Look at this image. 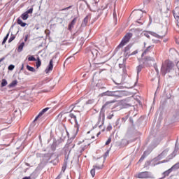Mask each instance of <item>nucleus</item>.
Instances as JSON below:
<instances>
[{
  "instance_id": "obj_1",
  "label": "nucleus",
  "mask_w": 179,
  "mask_h": 179,
  "mask_svg": "<svg viewBox=\"0 0 179 179\" xmlns=\"http://www.w3.org/2000/svg\"><path fill=\"white\" fill-rule=\"evenodd\" d=\"M173 68H174V63L170 60H165L162 64L161 72L162 74L166 75V73L171 72Z\"/></svg>"
},
{
  "instance_id": "obj_2",
  "label": "nucleus",
  "mask_w": 179,
  "mask_h": 179,
  "mask_svg": "<svg viewBox=\"0 0 179 179\" xmlns=\"http://www.w3.org/2000/svg\"><path fill=\"white\" fill-rule=\"evenodd\" d=\"M132 33H127L125 34V36L122 39L120 43L118 45L117 48H122L124 45H127L128 43H129V41L131 38H132Z\"/></svg>"
},
{
  "instance_id": "obj_3",
  "label": "nucleus",
  "mask_w": 179,
  "mask_h": 179,
  "mask_svg": "<svg viewBox=\"0 0 179 179\" xmlns=\"http://www.w3.org/2000/svg\"><path fill=\"white\" fill-rule=\"evenodd\" d=\"M89 145H90V143H89V141H87V140H84L83 142L79 143H78V146H79L78 152H80V153H83V152H85V150H86V149H87V147L89 146Z\"/></svg>"
},
{
  "instance_id": "obj_4",
  "label": "nucleus",
  "mask_w": 179,
  "mask_h": 179,
  "mask_svg": "<svg viewBox=\"0 0 179 179\" xmlns=\"http://www.w3.org/2000/svg\"><path fill=\"white\" fill-rule=\"evenodd\" d=\"M136 178L141 179L152 178V173L149 171L140 172L136 176Z\"/></svg>"
},
{
  "instance_id": "obj_5",
  "label": "nucleus",
  "mask_w": 179,
  "mask_h": 179,
  "mask_svg": "<svg viewBox=\"0 0 179 179\" xmlns=\"http://www.w3.org/2000/svg\"><path fill=\"white\" fill-rule=\"evenodd\" d=\"M123 57L124 59H128L131 57V45H127L123 50Z\"/></svg>"
},
{
  "instance_id": "obj_6",
  "label": "nucleus",
  "mask_w": 179,
  "mask_h": 179,
  "mask_svg": "<svg viewBox=\"0 0 179 179\" xmlns=\"http://www.w3.org/2000/svg\"><path fill=\"white\" fill-rule=\"evenodd\" d=\"M152 62H155V58L150 57H146L143 60L144 66H149Z\"/></svg>"
},
{
  "instance_id": "obj_7",
  "label": "nucleus",
  "mask_w": 179,
  "mask_h": 179,
  "mask_svg": "<svg viewBox=\"0 0 179 179\" xmlns=\"http://www.w3.org/2000/svg\"><path fill=\"white\" fill-rule=\"evenodd\" d=\"M124 93L123 91L117 90V91H113V97H115L116 99H120L121 97H124Z\"/></svg>"
},
{
  "instance_id": "obj_8",
  "label": "nucleus",
  "mask_w": 179,
  "mask_h": 179,
  "mask_svg": "<svg viewBox=\"0 0 179 179\" xmlns=\"http://www.w3.org/2000/svg\"><path fill=\"white\" fill-rule=\"evenodd\" d=\"M96 169L97 170H101V169H103V164L101 165L94 166V169L90 171V173L92 177H94V176H96Z\"/></svg>"
},
{
  "instance_id": "obj_9",
  "label": "nucleus",
  "mask_w": 179,
  "mask_h": 179,
  "mask_svg": "<svg viewBox=\"0 0 179 179\" xmlns=\"http://www.w3.org/2000/svg\"><path fill=\"white\" fill-rule=\"evenodd\" d=\"M54 68V61L52 59H50L49 64L48 66V68L45 69V72L46 73H48V72H50V71H52Z\"/></svg>"
},
{
  "instance_id": "obj_10",
  "label": "nucleus",
  "mask_w": 179,
  "mask_h": 179,
  "mask_svg": "<svg viewBox=\"0 0 179 179\" xmlns=\"http://www.w3.org/2000/svg\"><path fill=\"white\" fill-rule=\"evenodd\" d=\"M153 48H155V45H151L147 47V48L143 52L142 57H143L144 55H146L148 53L150 52L151 51H153Z\"/></svg>"
},
{
  "instance_id": "obj_11",
  "label": "nucleus",
  "mask_w": 179,
  "mask_h": 179,
  "mask_svg": "<svg viewBox=\"0 0 179 179\" xmlns=\"http://www.w3.org/2000/svg\"><path fill=\"white\" fill-rule=\"evenodd\" d=\"M76 20H77V18L75 17V18H73V20L69 24L68 30H69V31H72V29H73L75 24H76Z\"/></svg>"
},
{
  "instance_id": "obj_12",
  "label": "nucleus",
  "mask_w": 179,
  "mask_h": 179,
  "mask_svg": "<svg viewBox=\"0 0 179 179\" xmlns=\"http://www.w3.org/2000/svg\"><path fill=\"white\" fill-rule=\"evenodd\" d=\"M154 37H157V38H163V37H166V31H159L158 34H154Z\"/></svg>"
},
{
  "instance_id": "obj_13",
  "label": "nucleus",
  "mask_w": 179,
  "mask_h": 179,
  "mask_svg": "<svg viewBox=\"0 0 179 179\" xmlns=\"http://www.w3.org/2000/svg\"><path fill=\"white\" fill-rule=\"evenodd\" d=\"M91 54L94 59H96V58H97V55H99V50H97V49L92 48L91 50Z\"/></svg>"
},
{
  "instance_id": "obj_14",
  "label": "nucleus",
  "mask_w": 179,
  "mask_h": 179,
  "mask_svg": "<svg viewBox=\"0 0 179 179\" xmlns=\"http://www.w3.org/2000/svg\"><path fill=\"white\" fill-rule=\"evenodd\" d=\"M17 24L21 26V27H26V26H27V24L25 22H23L22 19H20V18L17 19Z\"/></svg>"
},
{
  "instance_id": "obj_15",
  "label": "nucleus",
  "mask_w": 179,
  "mask_h": 179,
  "mask_svg": "<svg viewBox=\"0 0 179 179\" xmlns=\"http://www.w3.org/2000/svg\"><path fill=\"white\" fill-rule=\"evenodd\" d=\"M17 80H13L11 83L8 85V87H9V89H12V87H15V86H17Z\"/></svg>"
},
{
  "instance_id": "obj_16",
  "label": "nucleus",
  "mask_w": 179,
  "mask_h": 179,
  "mask_svg": "<svg viewBox=\"0 0 179 179\" xmlns=\"http://www.w3.org/2000/svg\"><path fill=\"white\" fill-rule=\"evenodd\" d=\"M111 104H113V101L106 102V103L102 106V110L110 108V107H111Z\"/></svg>"
},
{
  "instance_id": "obj_17",
  "label": "nucleus",
  "mask_w": 179,
  "mask_h": 179,
  "mask_svg": "<svg viewBox=\"0 0 179 179\" xmlns=\"http://www.w3.org/2000/svg\"><path fill=\"white\" fill-rule=\"evenodd\" d=\"M48 110H50V108H45L43 110H42L41 112L38 114V115L35 118L34 121H37L38 117H40L41 115L44 114V113H47V111H48Z\"/></svg>"
},
{
  "instance_id": "obj_18",
  "label": "nucleus",
  "mask_w": 179,
  "mask_h": 179,
  "mask_svg": "<svg viewBox=\"0 0 179 179\" xmlns=\"http://www.w3.org/2000/svg\"><path fill=\"white\" fill-rule=\"evenodd\" d=\"M179 8H176L173 10V16L176 19H179Z\"/></svg>"
},
{
  "instance_id": "obj_19",
  "label": "nucleus",
  "mask_w": 179,
  "mask_h": 179,
  "mask_svg": "<svg viewBox=\"0 0 179 179\" xmlns=\"http://www.w3.org/2000/svg\"><path fill=\"white\" fill-rule=\"evenodd\" d=\"M24 47V42L21 43V44L17 48V52H22L23 51V48Z\"/></svg>"
},
{
  "instance_id": "obj_20",
  "label": "nucleus",
  "mask_w": 179,
  "mask_h": 179,
  "mask_svg": "<svg viewBox=\"0 0 179 179\" xmlns=\"http://www.w3.org/2000/svg\"><path fill=\"white\" fill-rule=\"evenodd\" d=\"M169 155V149H165L159 155L160 157H164Z\"/></svg>"
},
{
  "instance_id": "obj_21",
  "label": "nucleus",
  "mask_w": 179,
  "mask_h": 179,
  "mask_svg": "<svg viewBox=\"0 0 179 179\" xmlns=\"http://www.w3.org/2000/svg\"><path fill=\"white\" fill-rule=\"evenodd\" d=\"M142 15H143L142 11L136 13V17L137 20H141V19H142Z\"/></svg>"
},
{
  "instance_id": "obj_22",
  "label": "nucleus",
  "mask_w": 179,
  "mask_h": 179,
  "mask_svg": "<svg viewBox=\"0 0 179 179\" xmlns=\"http://www.w3.org/2000/svg\"><path fill=\"white\" fill-rule=\"evenodd\" d=\"M171 171H173V169L171 168H170L169 169H168L167 171H164L163 173L164 174V177H167L168 176L170 175V173H171Z\"/></svg>"
},
{
  "instance_id": "obj_23",
  "label": "nucleus",
  "mask_w": 179,
  "mask_h": 179,
  "mask_svg": "<svg viewBox=\"0 0 179 179\" xmlns=\"http://www.w3.org/2000/svg\"><path fill=\"white\" fill-rule=\"evenodd\" d=\"M21 17L23 20H27L29 19V14L25 12L21 15Z\"/></svg>"
},
{
  "instance_id": "obj_24",
  "label": "nucleus",
  "mask_w": 179,
  "mask_h": 179,
  "mask_svg": "<svg viewBox=\"0 0 179 179\" xmlns=\"http://www.w3.org/2000/svg\"><path fill=\"white\" fill-rule=\"evenodd\" d=\"M36 62V68H40L41 66V60H40V57H37Z\"/></svg>"
},
{
  "instance_id": "obj_25",
  "label": "nucleus",
  "mask_w": 179,
  "mask_h": 179,
  "mask_svg": "<svg viewBox=\"0 0 179 179\" xmlns=\"http://www.w3.org/2000/svg\"><path fill=\"white\" fill-rule=\"evenodd\" d=\"M66 166H68V162L66 161H64V164L62 167V171H63V173H65V170H66Z\"/></svg>"
},
{
  "instance_id": "obj_26",
  "label": "nucleus",
  "mask_w": 179,
  "mask_h": 179,
  "mask_svg": "<svg viewBox=\"0 0 179 179\" xmlns=\"http://www.w3.org/2000/svg\"><path fill=\"white\" fill-rule=\"evenodd\" d=\"M104 95L105 96H109L110 97H113V91H106L105 93H104Z\"/></svg>"
},
{
  "instance_id": "obj_27",
  "label": "nucleus",
  "mask_w": 179,
  "mask_h": 179,
  "mask_svg": "<svg viewBox=\"0 0 179 179\" xmlns=\"http://www.w3.org/2000/svg\"><path fill=\"white\" fill-rule=\"evenodd\" d=\"M146 66H143L142 64H140L139 66H137V73H139L145 68Z\"/></svg>"
},
{
  "instance_id": "obj_28",
  "label": "nucleus",
  "mask_w": 179,
  "mask_h": 179,
  "mask_svg": "<svg viewBox=\"0 0 179 179\" xmlns=\"http://www.w3.org/2000/svg\"><path fill=\"white\" fill-rule=\"evenodd\" d=\"M27 69L30 72H36V69L34 67L30 66L29 65H27Z\"/></svg>"
},
{
  "instance_id": "obj_29",
  "label": "nucleus",
  "mask_w": 179,
  "mask_h": 179,
  "mask_svg": "<svg viewBox=\"0 0 179 179\" xmlns=\"http://www.w3.org/2000/svg\"><path fill=\"white\" fill-rule=\"evenodd\" d=\"M94 103V99H89L88 101H86L85 104L87 106L92 105Z\"/></svg>"
},
{
  "instance_id": "obj_30",
  "label": "nucleus",
  "mask_w": 179,
  "mask_h": 179,
  "mask_svg": "<svg viewBox=\"0 0 179 179\" xmlns=\"http://www.w3.org/2000/svg\"><path fill=\"white\" fill-rule=\"evenodd\" d=\"M69 116L70 117V118H71V120H73L75 122H77L76 115H75L73 113H70Z\"/></svg>"
},
{
  "instance_id": "obj_31",
  "label": "nucleus",
  "mask_w": 179,
  "mask_h": 179,
  "mask_svg": "<svg viewBox=\"0 0 179 179\" xmlns=\"http://www.w3.org/2000/svg\"><path fill=\"white\" fill-rule=\"evenodd\" d=\"M8 85V81L6 79H3L1 81V87H5Z\"/></svg>"
},
{
  "instance_id": "obj_32",
  "label": "nucleus",
  "mask_w": 179,
  "mask_h": 179,
  "mask_svg": "<svg viewBox=\"0 0 179 179\" xmlns=\"http://www.w3.org/2000/svg\"><path fill=\"white\" fill-rule=\"evenodd\" d=\"M15 38H16V36H15V35L12 34L8 40V43H12V41H13V40H15Z\"/></svg>"
},
{
  "instance_id": "obj_33",
  "label": "nucleus",
  "mask_w": 179,
  "mask_h": 179,
  "mask_svg": "<svg viewBox=\"0 0 179 179\" xmlns=\"http://www.w3.org/2000/svg\"><path fill=\"white\" fill-rule=\"evenodd\" d=\"M146 157V152H144L143 155L141 156L138 162H143L145 158Z\"/></svg>"
},
{
  "instance_id": "obj_34",
  "label": "nucleus",
  "mask_w": 179,
  "mask_h": 179,
  "mask_svg": "<svg viewBox=\"0 0 179 179\" xmlns=\"http://www.w3.org/2000/svg\"><path fill=\"white\" fill-rule=\"evenodd\" d=\"M9 37V32L7 34V35L6 36V37L3 38L2 44H5V43H6L8 38Z\"/></svg>"
},
{
  "instance_id": "obj_35",
  "label": "nucleus",
  "mask_w": 179,
  "mask_h": 179,
  "mask_svg": "<svg viewBox=\"0 0 179 179\" xmlns=\"http://www.w3.org/2000/svg\"><path fill=\"white\" fill-rule=\"evenodd\" d=\"M171 169L172 170H173L174 169H179V162L174 164Z\"/></svg>"
},
{
  "instance_id": "obj_36",
  "label": "nucleus",
  "mask_w": 179,
  "mask_h": 179,
  "mask_svg": "<svg viewBox=\"0 0 179 179\" xmlns=\"http://www.w3.org/2000/svg\"><path fill=\"white\" fill-rule=\"evenodd\" d=\"M28 61H37V59L34 56H29L28 57Z\"/></svg>"
},
{
  "instance_id": "obj_37",
  "label": "nucleus",
  "mask_w": 179,
  "mask_h": 179,
  "mask_svg": "<svg viewBox=\"0 0 179 179\" xmlns=\"http://www.w3.org/2000/svg\"><path fill=\"white\" fill-rule=\"evenodd\" d=\"M114 117V113H110L109 115L107 116L108 120H111Z\"/></svg>"
},
{
  "instance_id": "obj_38",
  "label": "nucleus",
  "mask_w": 179,
  "mask_h": 179,
  "mask_svg": "<svg viewBox=\"0 0 179 179\" xmlns=\"http://www.w3.org/2000/svg\"><path fill=\"white\" fill-rule=\"evenodd\" d=\"M111 143V138H109L107 141L106 142L105 145L107 146L108 145H110Z\"/></svg>"
},
{
  "instance_id": "obj_39",
  "label": "nucleus",
  "mask_w": 179,
  "mask_h": 179,
  "mask_svg": "<svg viewBox=\"0 0 179 179\" xmlns=\"http://www.w3.org/2000/svg\"><path fill=\"white\" fill-rule=\"evenodd\" d=\"M50 33H51V31H50V29L45 30V34H46V36H50Z\"/></svg>"
},
{
  "instance_id": "obj_40",
  "label": "nucleus",
  "mask_w": 179,
  "mask_h": 179,
  "mask_svg": "<svg viewBox=\"0 0 179 179\" xmlns=\"http://www.w3.org/2000/svg\"><path fill=\"white\" fill-rule=\"evenodd\" d=\"M13 69H15V66H13V65H10L9 66H8V70L9 71H13Z\"/></svg>"
},
{
  "instance_id": "obj_41",
  "label": "nucleus",
  "mask_w": 179,
  "mask_h": 179,
  "mask_svg": "<svg viewBox=\"0 0 179 179\" xmlns=\"http://www.w3.org/2000/svg\"><path fill=\"white\" fill-rule=\"evenodd\" d=\"M25 13H27L28 15H29V13H33V8H29L27 12H25Z\"/></svg>"
},
{
  "instance_id": "obj_42",
  "label": "nucleus",
  "mask_w": 179,
  "mask_h": 179,
  "mask_svg": "<svg viewBox=\"0 0 179 179\" xmlns=\"http://www.w3.org/2000/svg\"><path fill=\"white\" fill-rule=\"evenodd\" d=\"M113 129V127L111 125H109L106 128V131H111Z\"/></svg>"
},
{
  "instance_id": "obj_43",
  "label": "nucleus",
  "mask_w": 179,
  "mask_h": 179,
  "mask_svg": "<svg viewBox=\"0 0 179 179\" xmlns=\"http://www.w3.org/2000/svg\"><path fill=\"white\" fill-rule=\"evenodd\" d=\"M71 8H72V6H69V7L63 8L62 10H68V9H71Z\"/></svg>"
},
{
  "instance_id": "obj_44",
  "label": "nucleus",
  "mask_w": 179,
  "mask_h": 179,
  "mask_svg": "<svg viewBox=\"0 0 179 179\" xmlns=\"http://www.w3.org/2000/svg\"><path fill=\"white\" fill-rule=\"evenodd\" d=\"M138 52V50H135L133 52L130 53V55H136V54Z\"/></svg>"
},
{
  "instance_id": "obj_45",
  "label": "nucleus",
  "mask_w": 179,
  "mask_h": 179,
  "mask_svg": "<svg viewBox=\"0 0 179 179\" xmlns=\"http://www.w3.org/2000/svg\"><path fill=\"white\" fill-rule=\"evenodd\" d=\"M150 2V0H144V3H149Z\"/></svg>"
},
{
  "instance_id": "obj_46",
  "label": "nucleus",
  "mask_w": 179,
  "mask_h": 179,
  "mask_svg": "<svg viewBox=\"0 0 179 179\" xmlns=\"http://www.w3.org/2000/svg\"><path fill=\"white\" fill-rule=\"evenodd\" d=\"M84 23L86 24V23H87V17H86L85 19H84Z\"/></svg>"
},
{
  "instance_id": "obj_47",
  "label": "nucleus",
  "mask_w": 179,
  "mask_h": 179,
  "mask_svg": "<svg viewBox=\"0 0 179 179\" xmlns=\"http://www.w3.org/2000/svg\"><path fill=\"white\" fill-rule=\"evenodd\" d=\"M101 64H104V62L95 63V65H101Z\"/></svg>"
},
{
  "instance_id": "obj_48",
  "label": "nucleus",
  "mask_w": 179,
  "mask_h": 179,
  "mask_svg": "<svg viewBox=\"0 0 179 179\" xmlns=\"http://www.w3.org/2000/svg\"><path fill=\"white\" fill-rule=\"evenodd\" d=\"M22 179H31V177H30V176H25V177H24Z\"/></svg>"
},
{
  "instance_id": "obj_49",
  "label": "nucleus",
  "mask_w": 179,
  "mask_h": 179,
  "mask_svg": "<svg viewBox=\"0 0 179 179\" xmlns=\"http://www.w3.org/2000/svg\"><path fill=\"white\" fill-rule=\"evenodd\" d=\"M29 38V35H27L24 38V41H27V39Z\"/></svg>"
},
{
  "instance_id": "obj_50",
  "label": "nucleus",
  "mask_w": 179,
  "mask_h": 179,
  "mask_svg": "<svg viewBox=\"0 0 179 179\" xmlns=\"http://www.w3.org/2000/svg\"><path fill=\"white\" fill-rule=\"evenodd\" d=\"M116 87H117V89H122L124 87L123 86H117Z\"/></svg>"
},
{
  "instance_id": "obj_51",
  "label": "nucleus",
  "mask_w": 179,
  "mask_h": 179,
  "mask_svg": "<svg viewBox=\"0 0 179 179\" xmlns=\"http://www.w3.org/2000/svg\"><path fill=\"white\" fill-rule=\"evenodd\" d=\"M101 134V132L99 131L98 133L96 134V136L97 137H99V135H100Z\"/></svg>"
},
{
  "instance_id": "obj_52",
  "label": "nucleus",
  "mask_w": 179,
  "mask_h": 179,
  "mask_svg": "<svg viewBox=\"0 0 179 179\" xmlns=\"http://www.w3.org/2000/svg\"><path fill=\"white\" fill-rule=\"evenodd\" d=\"M24 68V64H22L21 67V71H23Z\"/></svg>"
},
{
  "instance_id": "obj_53",
  "label": "nucleus",
  "mask_w": 179,
  "mask_h": 179,
  "mask_svg": "<svg viewBox=\"0 0 179 179\" xmlns=\"http://www.w3.org/2000/svg\"><path fill=\"white\" fill-rule=\"evenodd\" d=\"M5 59V57L1 58L0 59V62H2V61H3Z\"/></svg>"
},
{
  "instance_id": "obj_54",
  "label": "nucleus",
  "mask_w": 179,
  "mask_h": 179,
  "mask_svg": "<svg viewBox=\"0 0 179 179\" xmlns=\"http://www.w3.org/2000/svg\"><path fill=\"white\" fill-rule=\"evenodd\" d=\"M91 139H94V136H92Z\"/></svg>"
},
{
  "instance_id": "obj_55",
  "label": "nucleus",
  "mask_w": 179,
  "mask_h": 179,
  "mask_svg": "<svg viewBox=\"0 0 179 179\" xmlns=\"http://www.w3.org/2000/svg\"><path fill=\"white\" fill-rule=\"evenodd\" d=\"M72 148H75V144L73 145Z\"/></svg>"
},
{
  "instance_id": "obj_56",
  "label": "nucleus",
  "mask_w": 179,
  "mask_h": 179,
  "mask_svg": "<svg viewBox=\"0 0 179 179\" xmlns=\"http://www.w3.org/2000/svg\"><path fill=\"white\" fill-rule=\"evenodd\" d=\"M146 37H149V35L145 34Z\"/></svg>"
},
{
  "instance_id": "obj_57",
  "label": "nucleus",
  "mask_w": 179,
  "mask_h": 179,
  "mask_svg": "<svg viewBox=\"0 0 179 179\" xmlns=\"http://www.w3.org/2000/svg\"><path fill=\"white\" fill-rule=\"evenodd\" d=\"M34 1H36V0H31V2H33Z\"/></svg>"
},
{
  "instance_id": "obj_58",
  "label": "nucleus",
  "mask_w": 179,
  "mask_h": 179,
  "mask_svg": "<svg viewBox=\"0 0 179 179\" xmlns=\"http://www.w3.org/2000/svg\"><path fill=\"white\" fill-rule=\"evenodd\" d=\"M91 132H92V133H93L94 131H91Z\"/></svg>"
},
{
  "instance_id": "obj_59",
  "label": "nucleus",
  "mask_w": 179,
  "mask_h": 179,
  "mask_svg": "<svg viewBox=\"0 0 179 179\" xmlns=\"http://www.w3.org/2000/svg\"><path fill=\"white\" fill-rule=\"evenodd\" d=\"M67 179H69V178H67Z\"/></svg>"
}]
</instances>
